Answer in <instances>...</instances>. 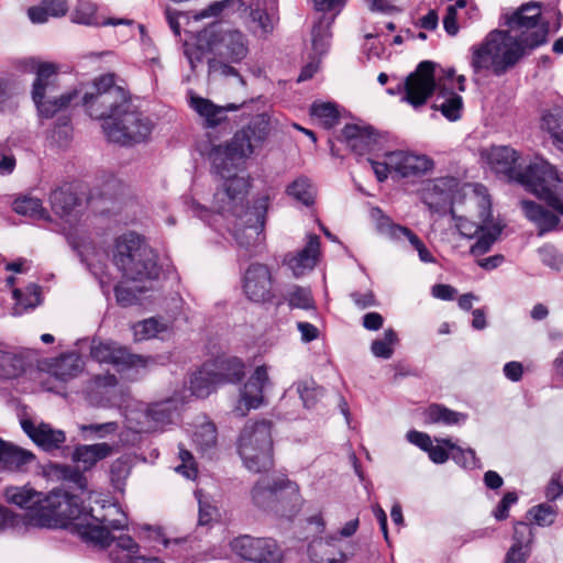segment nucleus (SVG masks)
Here are the masks:
<instances>
[{"instance_id": "20", "label": "nucleus", "mask_w": 563, "mask_h": 563, "mask_svg": "<svg viewBox=\"0 0 563 563\" xmlns=\"http://www.w3.org/2000/svg\"><path fill=\"white\" fill-rule=\"evenodd\" d=\"M175 410L174 401L168 399L147 407L144 411L136 413V417L128 416V421L130 428L137 432L155 431L173 422Z\"/></svg>"}, {"instance_id": "48", "label": "nucleus", "mask_w": 563, "mask_h": 563, "mask_svg": "<svg viewBox=\"0 0 563 563\" xmlns=\"http://www.w3.org/2000/svg\"><path fill=\"white\" fill-rule=\"evenodd\" d=\"M194 443L202 453H208L216 448L217 429L212 422H203L194 433Z\"/></svg>"}, {"instance_id": "64", "label": "nucleus", "mask_w": 563, "mask_h": 563, "mask_svg": "<svg viewBox=\"0 0 563 563\" xmlns=\"http://www.w3.org/2000/svg\"><path fill=\"white\" fill-rule=\"evenodd\" d=\"M518 500V496L514 492H508L504 495L501 500L499 501L498 506L494 510V517L497 520H504L508 517L509 508L516 504Z\"/></svg>"}, {"instance_id": "46", "label": "nucleus", "mask_w": 563, "mask_h": 563, "mask_svg": "<svg viewBox=\"0 0 563 563\" xmlns=\"http://www.w3.org/2000/svg\"><path fill=\"white\" fill-rule=\"evenodd\" d=\"M439 443H443L451 451V459L464 468L478 467V460L475 455V451L472 449H462L454 444L451 439L437 440Z\"/></svg>"}, {"instance_id": "56", "label": "nucleus", "mask_w": 563, "mask_h": 563, "mask_svg": "<svg viewBox=\"0 0 563 563\" xmlns=\"http://www.w3.org/2000/svg\"><path fill=\"white\" fill-rule=\"evenodd\" d=\"M119 424L115 421L104 423H89L80 424L79 430L85 438H98L103 439L109 434H113L118 431Z\"/></svg>"}, {"instance_id": "44", "label": "nucleus", "mask_w": 563, "mask_h": 563, "mask_svg": "<svg viewBox=\"0 0 563 563\" xmlns=\"http://www.w3.org/2000/svg\"><path fill=\"white\" fill-rule=\"evenodd\" d=\"M542 122L558 147L563 152V109L560 107L552 108L543 115Z\"/></svg>"}, {"instance_id": "5", "label": "nucleus", "mask_w": 563, "mask_h": 563, "mask_svg": "<svg viewBox=\"0 0 563 563\" xmlns=\"http://www.w3.org/2000/svg\"><path fill=\"white\" fill-rule=\"evenodd\" d=\"M526 48L509 31L493 30L481 44L472 47L471 66L475 73L489 69L503 76L522 58Z\"/></svg>"}, {"instance_id": "15", "label": "nucleus", "mask_w": 563, "mask_h": 563, "mask_svg": "<svg viewBox=\"0 0 563 563\" xmlns=\"http://www.w3.org/2000/svg\"><path fill=\"white\" fill-rule=\"evenodd\" d=\"M102 129L109 141L129 145L145 141L152 132L153 123L130 101L118 119L107 121Z\"/></svg>"}, {"instance_id": "22", "label": "nucleus", "mask_w": 563, "mask_h": 563, "mask_svg": "<svg viewBox=\"0 0 563 563\" xmlns=\"http://www.w3.org/2000/svg\"><path fill=\"white\" fill-rule=\"evenodd\" d=\"M23 432L46 452L60 449L66 441V434L60 429H55L49 423L23 418L20 421Z\"/></svg>"}, {"instance_id": "4", "label": "nucleus", "mask_w": 563, "mask_h": 563, "mask_svg": "<svg viewBox=\"0 0 563 563\" xmlns=\"http://www.w3.org/2000/svg\"><path fill=\"white\" fill-rule=\"evenodd\" d=\"M68 483L74 484L71 493L64 488L53 489L42 498L40 507L30 511L27 523L35 528H66L71 526L77 532V522H85L86 507L85 496L91 497L87 490V479L78 471H71Z\"/></svg>"}, {"instance_id": "9", "label": "nucleus", "mask_w": 563, "mask_h": 563, "mask_svg": "<svg viewBox=\"0 0 563 563\" xmlns=\"http://www.w3.org/2000/svg\"><path fill=\"white\" fill-rule=\"evenodd\" d=\"M96 505L86 511L85 522H77V533L82 540L106 548L113 541L111 531L124 529L128 518L115 503L96 500Z\"/></svg>"}, {"instance_id": "34", "label": "nucleus", "mask_w": 563, "mask_h": 563, "mask_svg": "<svg viewBox=\"0 0 563 563\" xmlns=\"http://www.w3.org/2000/svg\"><path fill=\"white\" fill-rule=\"evenodd\" d=\"M112 446L106 442L79 445L74 451V461L84 471L90 470L97 462L112 453Z\"/></svg>"}, {"instance_id": "3", "label": "nucleus", "mask_w": 563, "mask_h": 563, "mask_svg": "<svg viewBox=\"0 0 563 563\" xmlns=\"http://www.w3.org/2000/svg\"><path fill=\"white\" fill-rule=\"evenodd\" d=\"M487 159L497 173L517 180L563 216V179L553 165L539 159L528 165L525 170H519V155L509 146H493Z\"/></svg>"}, {"instance_id": "8", "label": "nucleus", "mask_w": 563, "mask_h": 563, "mask_svg": "<svg viewBox=\"0 0 563 563\" xmlns=\"http://www.w3.org/2000/svg\"><path fill=\"white\" fill-rule=\"evenodd\" d=\"M23 64L25 70L33 71L36 75L32 88V99L41 117H54L67 108L77 97L78 92L76 90L57 95L58 66L56 64L37 62L33 58L23 62Z\"/></svg>"}, {"instance_id": "1", "label": "nucleus", "mask_w": 563, "mask_h": 563, "mask_svg": "<svg viewBox=\"0 0 563 563\" xmlns=\"http://www.w3.org/2000/svg\"><path fill=\"white\" fill-rule=\"evenodd\" d=\"M246 130L242 128L225 144L212 147L209 158L223 183L214 194V206L224 217L227 230L235 244L244 247L246 242Z\"/></svg>"}, {"instance_id": "37", "label": "nucleus", "mask_w": 563, "mask_h": 563, "mask_svg": "<svg viewBox=\"0 0 563 563\" xmlns=\"http://www.w3.org/2000/svg\"><path fill=\"white\" fill-rule=\"evenodd\" d=\"M214 371L207 363L202 367L192 374L190 378V390L192 395L199 398H205L210 395L217 385H219Z\"/></svg>"}, {"instance_id": "54", "label": "nucleus", "mask_w": 563, "mask_h": 563, "mask_svg": "<svg viewBox=\"0 0 563 563\" xmlns=\"http://www.w3.org/2000/svg\"><path fill=\"white\" fill-rule=\"evenodd\" d=\"M527 516L538 526H551L556 518V510L548 504H540L529 509Z\"/></svg>"}, {"instance_id": "40", "label": "nucleus", "mask_w": 563, "mask_h": 563, "mask_svg": "<svg viewBox=\"0 0 563 563\" xmlns=\"http://www.w3.org/2000/svg\"><path fill=\"white\" fill-rule=\"evenodd\" d=\"M13 210L21 216L34 220H51L48 211L43 207L42 200L31 196H22L13 201Z\"/></svg>"}, {"instance_id": "23", "label": "nucleus", "mask_w": 563, "mask_h": 563, "mask_svg": "<svg viewBox=\"0 0 563 563\" xmlns=\"http://www.w3.org/2000/svg\"><path fill=\"white\" fill-rule=\"evenodd\" d=\"M35 454L0 438V472L23 474L35 463Z\"/></svg>"}, {"instance_id": "55", "label": "nucleus", "mask_w": 563, "mask_h": 563, "mask_svg": "<svg viewBox=\"0 0 563 563\" xmlns=\"http://www.w3.org/2000/svg\"><path fill=\"white\" fill-rule=\"evenodd\" d=\"M22 371V361L16 355L0 350V377L13 378Z\"/></svg>"}, {"instance_id": "45", "label": "nucleus", "mask_w": 563, "mask_h": 563, "mask_svg": "<svg viewBox=\"0 0 563 563\" xmlns=\"http://www.w3.org/2000/svg\"><path fill=\"white\" fill-rule=\"evenodd\" d=\"M310 115L319 120L324 129H331L339 123L340 114L332 102H313L310 108Z\"/></svg>"}, {"instance_id": "58", "label": "nucleus", "mask_w": 563, "mask_h": 563, "mask_svg": "<svg viewBox=\"0 0 563 563\" xmlns=\"http://www.w3.org/2000/svg\"><path fill=\"white\" fill-rule=\"evenodd\" d=\"M287 301L290 308H299L305 310L312 308V297L310 290L300 286H294L289 290L287 295Z\"/></svg>"}, {"instance_id": "25", "label": "nucleus", "mask_w": 563, "mask_h": 563, "mask_svg": "<svg viewBox=\"0 0 563 563\" xmlns=\"http://www.w3.org/2000/svg\"><path fill=\"white\" fill-rule=\"evenodd\" d=\"M320 253V239L316 234H309L308 241L302 250L285 256V264L292 272L295 277H300L307 272L312 271L317 265Z\"/></svg>"}, {"instance_id": "61", "label": "nucleus", "mask_w": 563, "mask_h": 563, "mask_svg": "<svg viewBox=\"0 0 563 563\" xmlns=\"http://www.w3.org/2000/svg\"><path fill=\"white\" fill-rule=\"evenodd\" d=\"M539 255L541 258V262L556 271H560L563 268V253L559 252L554 246L552 245H544L539 249Z\"/></svg>"}, {"instance_id": "43", "label": "nucleus", "mask_w": 563, "mask_h": 563, "mask_svg": "<svg viewBox=\"0 0 563 563\" xmlns=\"http://www.w3.org/2000/svg\"><path fill=\"white\" fill-rule=\"evenodd\" d=\"M286 192L302 205L309 207L313 205L316 188L307 177H298L287 186Z\"/></svg>"}, {"instance_id": "57", "label": "nucleus", "mask_w": 563, "mask_h": 563, "mask_svg": "<svg viewBox=\"0 0 563 563\" xmlns=\"http://www.w3.org/2000/svg\"><path fill=\"white\" fill-rule=\"evenodd\" d=\"M195 494L199 505L198 523L199 526H209L213 520H216L219 517V510L209 500V498L202 496L200 492H196Z\"/></svg>"}, {"instance_id": "38", "label": "nucleus", "mask_w": 563, "mask_h": 563, "mask_svg": "<svg viewBox=\"0 0 563 563\" xmlns=\"http://www.w3.org/2000/svg\"><path fill=\"white\" fill-rule=\"evenodd\" d=\"M467 415L453 411L442 405L433 404L424 411L427 423H442L445 426L462 424L466 421Z\"/></svg>"}, {"instance_id": "32", "label": "nucleus", "mask_w": 563, "mask_h": 563, "mask_svg": "<svg viewBox=\"0 0 563 563\" xmlns=\"http://www.w3.org/2000/svg\"><path fill=\"white\" fill-rule=\"evenodd\" d=\"M118 379L114 375L96 376L88 390V400L93 406L108 407L113 401Z\"/></svg>"}, {"instance_id": "10", "label": "nucleus", "mask_w": 563, "mask_h": 563, "mask_svg": "<svg viewBox=\"0 0 563 563\" xmlns=\"http://www.w3.org/2000/svg\"><path fill=\"white\" fill-rule=\"evenodd\" d=\"M472 194L483 195L485 206L489 205V196L485 186L479 184H464L455 177H440L426 183L421 190V199L434 212H453L452 206L461 202L463 197Z\"/></svg>"}, {"instance_id": "2", "label": "nucleus", "mask_w": 563, "mask_h": 563, "mask_svg": "<svg viewBox=\"0 0 563 563\" xmlns=\"http://www.w3.org/2000/svg\"><path fill=\"white\" fill-rule=\"evenodd\" d=\"M272 429V421L262 419L255 421L249 430V472L264 473L252 490L254 504L265 510L278 512V504L283 501L284 493L297 495L299 487L284 473H267L274 465Z\"/></svg>"}, {"instance_id": "31", "label": "nucleus", "mask_w": 563, "mask_h": 563, "mask_svg": "<svg viewBox=\"0 0 563 563\" xmlns=\"http://www.w3.org/2000/svg\"><path fill=\"white\" fill-rule=\"evenodd\" d=\"M219 384L238 383L244 376V363L236 356H221L208 362Z\"/></svg>"}, {"instance_id": "60", "label": "nucleus", "mask_w": 563, "mask_h": 563, "mask_svg": "<svg viewBox=\"0 0 563 563\" xmlns=\"http://www.w3.org/2000/svg\"><path fill=\"white\" fill-rule=\"evenodd\" d=\"M13 297L19 306L23 308H34L40 303V288L32 284L26 288V294L21 289H13Z\"/></svg>"}, {"instance_id": "35", "label": "nucleus", "mask_w": 563, "mask_h": 563, "mask_svg": "<svg viewBox=\"0 0 563 563\" xmlns=\"http://www.w3.org/2000/svg\"><path fill=\"white\" fill-rule=\"evenodd\" d=\"M48 201L55 214L60 218H68L78 205L79 199L75 192H73L70 186L65 184L49 194Z\"/></svg>"}, {"instance_id": "18", "label": "nucleus", "mask_w": 563, "mask_h": 563, "mask_svg": "<svg viewBox=\"0 0 563 563\" xmlns=\"http://www.w3.org/2000/svg\"><path fill=\"white\" fill-rule=\"evenodd\" d=\"M249 104V156L258 153L266 144L276 121L266 101L252 100Z\"/></svg>"}, {"instance_id": "16", "label": "nucleus", "mask_w": 563, "mask_h": 563, "mask_svg": "<svg viewBox=\"0 0 563 563\" xmlns=\"http://www.w3.org/2000/svg\"><path fill=\"white\" fill-rule=\"evenodd\" d=\"M90 353L91 357L97 362L112 364L119 372L144 369L155 363L154 358L151 356L132 354L125 347L119 346L112 342L95 343L91 346Z\"/></svg>"}, {"instance_id": "6", "label": "nucleus", "mask_w": 563, "mask_h": 563, "mask_svg": "<svg viewBox=\"0 0 563 563\" xmlns=\"http://www.w3.org/2000/svg\"><path fill=\"white\" fill-rule=\"evenodd\" d=\"M112 262L131 280H153L159 275L156 254L136 233H124L115 239Z\"/></svg>"}, {"instance_id": "63", "label": "nucleus", "mask_w": 563, "mask_h": 563, "mask_svg": "<svg viewBox=\"0 0 563 563\" xmlns=\"http://www.w3.org/2000/svg\"><path fill=\"white\" fill-rule=\"evenodd\" d=\"M179 459L183 461V464L177 466L176 471L187 478H194L197 474V470L195 467L192 454L188 450L180 448Z\"/></svg>"}, {"instance_id": "21", "label": "nucleus", "mask_w": 563, "mask_h": 563, "mask_svg": "<svg viewBox=\"0 0 563 563\" xmlns=\"http://www.w3.org/2000/svg\"><path fill=\"white\" fill-rule=\"evenodd\" d=\"M277 22L275 3L267 0H252L249 4V33L257 40L267 38Z\"/></svg>"}, {"instance_id": "52", "label": "nucleus", "mask_w": 563, "mask_h": 563, "mask_svg": "<svg viewBox=\"0 0 563 563\" xmlns=\"http://www.w3.org/2000/svg\"><path fill=\"white\" fill-rule=\"evenodd\" d=\"M397 342V334L393 329L384 332V338L374 340L371 345L372 353L379 358L388 360L394 353V344Z\"/></svg>"}, {"instance_id": "17", "label": "nucleus", "mask_w": 563, "mask_h": 563, "mask_svg": "<svg viewBox=\"0 0 563 563\" xmlns=\"http://www.w3.org/2000/svg\"><path fill=\"white\" fill-rule=\"evenodd\" d=\"M272 192L265 188L249 206V256L262 254L266 250L265 224Z\"/></svg>"}, {"instance_id": "14", "label": "nucleus", "mask_w": 563, "mask_h": 563, "mask_svg": "<svg viewBox=\"0 0 563 563\" xmlns=\"http://www.w3.org/2000/svg\"><path fill=\"white\" fill-rule=\"evenodd\" d=\"M473 199L482 208L481 223L461 217L456 221V228L461 235L465 238H477V241L471 246V254L481 256L490 251L493 244L500 236L504 224L493 220L490 203L487 207L485 206L483 195H475Z\"/></svg>"}, {"instance_id": "13", "label": "nucleus", "mask_w": 563, "mask_h": 563, "mask_svg": "<svg viewBox=\"0 0 563 563\" xmlns=\"http://www.w3.org/2000/svg\"><path fill=\"white\" fill-rule=\"evenodd\" d=\"M378 181L383 183L388 175L395 173L398 177H419L434 167V162L424 154L409 151H394L384 154V161L368 158Z\"/></svg>"}, {"instance_id": "26", "label": "nucleus", "mask_w": 563, "mask_h": 563, "mask_svg": "<svg viewBox=\"0 0 563 563\" xmlns=\"http://www.w3.org/2000/svg\"><path fill=\"white\" fill-rule=\"evenodd\" d=\"M268 369V366L260 365L249 376V410L268 405L267 395L274 387Z\"/></svg>"}, {"instance_id": "11", "label": "nucleus", "mask_w": 563, "mask_h": 563, "mask_svg": "<svg viewBox=\"0 0 563 563\" xmlns=\"http://www.w3.org/2000/svg\"><path fill=\"white\" fill-rule=\"evenodd\" d=\"M93 92H86L82 103L92 119L113 122L131 101L126 91L114 84L113 75L99 77L93 86Z\"/></svg>"}, {"instance_id": "36", "label": "nucleus", "mask_w": 563, "mask_h": 563, "mask_svg": "<svg viewBox=\"0 0 563 563\" xmlns=\"http://www.w3.org/2000/svg\"><path fill=\"white\" fill-rule=\"evenodd\" d=\"M4 497L8 503L26 511L35 510L42 501L41 494L30 486H9L4 489Z\"/></svg>"}, {"instance_id": "53", "label": "nucleus", "mask_w": 563, "mask_h": 563, "mask_svg": "<svg viewBox=\"0 0 563 563\" xmlns=\"http://www.w3.org/2000/svg\"><path fill=\"white\" fill-rule=\"evenodd\" d=\"M222 41L230 51L232 60L238 62L245 57L246 48L244 46V35L242 32L236 30L229 31L224 34Z\"/></svg>"}, {"instance_id": "7", "label": "nucleus", "mask_w": 563, "mask_h": 563, "mask_svg": "<svg viewBox=\"0 0 563 563\" xmlns=\"http://www.w3.org/2000/svg\"><path fill=\"white\" fill-rule=\"evenodd\" d=\"M435 66L433 62L423 60L406 78L404 100L413 108L424 104L435 89L444 95L448 90L453 91L455 85L459 91L465 90L466 79L463 75L456 76L454 68L441 69V74H437Z\"/></svg>"}, {"instance_id": "42", "label": "nucleus", "mask_w": 563, "mask_h": 563, "mask_svg": "<svg viewBox=\"0 0 563 563\" xmlns=\"http://www.w3.org/2000/svg\"><path fill=\"white\" fill-rule=\"evenodd\" d=\"M82 363L75 353L62 355L53 365V374L60 380H68L81 372Z\"/></svg>"}, {"instance_id": "59", "label": "nucleus", "mask_w": 563, "mask_h": 563, "mask_svg": "<svg viewBox=\"0 0 563 563\" xmlns=\"http://www.w3.org/2000/svg\"><path fill=\"white\" fill-rule=\"evenodd\" d=\"M296 389L306 408L313 407L322 394V390L316 387L313 382H299L296 385Z\"/></svg>"}, {"instance_id": "28", "label": "nucleus", "mask_w": 563, "mask_h": 563, "mask_svg": "<svg viewBox=\"0 0 563 563\" xmlns=\"http://www.w3.org/2000/svg\"><path fill=\"white\" fill-rule=\"evenodd\" d=\"M379 231L393 240L407 239L411 246L418 252L419 258L423 263H434L435 258L427 249L424 243L406 227L391 223L389 219H385L379 223Z\"/></svg>"}, {"instance_id": "24", "label": "nucleus", "mask_w": 563, "mask_h": 563, "mask_svg": "<svg viewBox=\"0 0 563 563\" xmlns=\"http://www.w3.org/2000/svg\"><path fill=\"white\" fill-rule=\"evenodd\" d=\"M347 147L358 156L372 154L379 150V139L369 126L346 124L342 130Z\"/></svg>"}, {"instance_id": "39", "label": "nucleus", "mask_w": 563, "mask_h": 563, "mask_svg": "<svg viewBox=\"0 0 563 563\" xmlns=\"http://www.w3.org/2000/svg\"><path fill=\"white\" fill-rule=\"evenodd\" d=\"M133 334L136 341H145L154 338H164L169 331V324L158 318H148L133 325Z\"/></svg>"}, {"instance_id": "19", "label": "nucleus", "mask_w": 563, "mask_h": 563, "mask_svg": "<svg viewBox=\"0 0 563 563\" xmlns=\"http://www.w3.org/2000/svg\"><path fill=\"white\" fill-rule=\"evenodd\" d=\"M314 8L322 12H334L332 16L323 14L311 30L312 49L318 57L327 53L330 44V26L338 14L344 7L345 0H313Z\"/></svg>"}, {"instance_id": "50", "label": "nucleus", "mask_w": 563, "mask_h": 563, "mask_svg": "<svg viewBox=\"0 0 563 563\" xmlns=\"http://www.w3.org/2000/svg\"><path fill=\"white\" fill-rule=\"evenodd\" d=\"M96 12L95 3L80 0L71 12V21L77 24L99 26L100 22L97 20Z\"/></svg>"}, {"instance_id": "49", "label": "nucleus", "mask_w": 563, "mask_h": 563, "mask_svg": "<svg viewBox=\"0 0 563 563\" xmlns=\"http://www.w3.org/2000/svg\"><path fill=\"white\" fill-rule=\"evenodd\" d=\"M243 7L242 0H221L210 3L207 8L196 12L192 18L201 21L208 18H218L224 11H235Z\"/></svg>"}, {"instance_id": "29", "label": "nucleus", "mask_w": 563, "mask_h": 563, "mask_svg": "<svg viewBox=\"0 0 563 563\" xmlns=\"http://www.w3.org/2000/svg\"><path fill=\"white\" fill-rule=\"evenodd\" d=\"M272 298V275L266 265L249 266V299L267 301Z\"/></svg>"}, {"instance_id": "30", "label": "nucleus", "mask_w": 563, "mask_h": 563, "mask_svg": "<svg viewBox=\"0 0 563 563\" xmlns=\"http://www.w3.org/2000/svg\"><path fill=\"white\" fill-rule=\"evenodd\" d=\"M283 551L272 538H249V562L282 563Z\"/></svg>"}, {"instance_id": "62", "label": "nucleus", "mask_w": 563, "mask_h": 563, "mask_svg": "<svg viewBox=\"0 0 563 563\" xmlns=\"http://www.w3.org/2000/svg\"><path fill=\"white\" fill-rule=\"evenodd\" d=\"M512 545L529 550V544L533 540V531L530 525L519 521L514 527Z\"/></svg>"}, {"instance_id": "41", "label": "nucleus", "mask_w": 563, "mask_h": 563, "mask_svg": "<svg viewBox=\"0 0 563 563\" xmlns=\"http://www.w3.org/2000/svg\"><path fill=\"white\" fill-rule=\"evenodd\" d=\"M139 544L130 536H120L115 540V548L111 552L114 563H135L136 559L144 558L137 555Z\"/></svg>"}, {"instance_id": "47", "label": "nucleus", "mask_w": 563, "mask_h": 563, "mask_svg": "<svg viewBox=\"0 0 563 563\" xmlns=\"http://www.w3.org/2000/svg\"><path fill=\"white\" fill-rule=\"evenodd\" d=\"M440 97L443 98V101L437 104V108L441 113L450 121L460 119L463 107L462 97L450 90H448L445 95L439 90V98Z\"/></svg>"}, {"instance_id": "12", "label": "nucleus", "mask_w": 563, "mask_h": 563, "mask_svg": "<svg viewBox=\"0 0 563 563\" xmlns=\"http://www.w3.org/2000/svg\"><path fill=\"white\" fill-rule=\"evenodd\" d=\"M541 2H527L506 14V24L509 33H515L527 48H534L547 41L548 25L541 22Z\"/></svg>"}, {"instance_id": "33", "label": "nucleus", "mask_w": 563, "mask_h": 563, "mask_svg": "<svg viewBox=\"0 0 563 563\" xmlns=\"http://www.w3.org/2000/svg\"><path fill=\"white\" fill-rule=\"evenodd\" d=\"M520 203L526 218L538 227L540 235L553 230L559 224V218L537 202L522 200Z\"/></svg>"}, {"instance_id": "27", "label": "nucleus", "mask_w": 563, "mask_h": 563, "mask_svg": "<svg viewBox=\"0 0 563 563\" xmlns=\"http://www.w3.org/2000/svg\"><path fill=\"white\" fill-rule=\"evenodd\" d=\"M190 107L205 120L207 128H216L227 119L229 111H236L241 106L235 103L218 106L209 99L192 96Z\"/></svg>"}, {"instance_id": "51", "label": "nucleus", "mask_w": 563, "mask_h": 563, "mask_svg": "<svg viewBox=\"0 0 563 563\" xmlns=\"http://www.w3.org/2000/svg\"><path fill=\"white\" fill-rule=\"evenodd\" d=\"M30 511H25L23 515L14 514L8 508L0 506V532L7 529L15 530H29L33 528L27 523Z\"/></svg>"}]
</instances>
